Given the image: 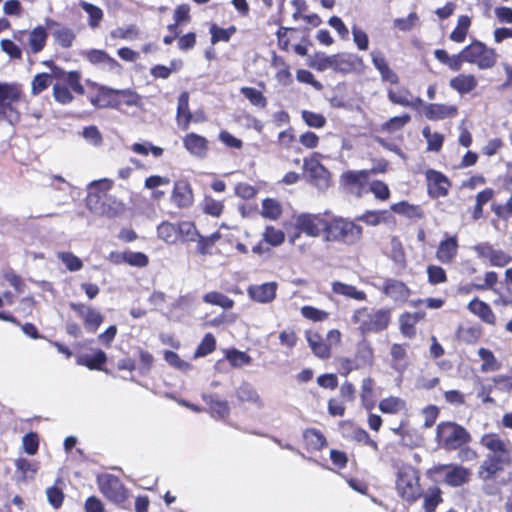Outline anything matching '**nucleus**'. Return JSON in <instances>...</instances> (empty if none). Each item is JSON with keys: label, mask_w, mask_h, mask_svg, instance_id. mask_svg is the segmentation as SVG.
Returning <instances> with one entry per match:
<instances>
[{"label": "nucleus", "mask_w": 512, "mask_h": 512, "mask_svg": "<svg viewBox=\"0 0 512 512\" xmlns=\"http://www.w3.org/2000/svg\"><path fill=\"white\" fill-rule=\"evenodd\" d=\"M434 57L453 72H459L464 63L475 65L479 70H489L495 67L498 60L496 49L484 42L474 39L459 53L449 55L444 49H436Z\"/></svg>", "instance_id": "1"}, {"label": "nucleus", "mask_w": 512, "mask_h": 512, "mask_svg": "<svg viewBox=\"0 0 512 512\" xmlns=\"http://www.w3.org/2000/svg\"><path fill=\"white\" fill-rule=\"evenodd\" d=\"M370 58L374 68L380 75L381 81L390 84L386 91L387 98L392 104L402 107H413L417 104H422L421 98H414L409 88L400 85L399 75L390 67L385 54L381 50L371 51Z\"/></svg>", "instance_id": "2"}, {"label": "nucleus", "mask_w": 512, "mask_h": 512, "mask_svg": "<svg viewBox=\"0 0 512 512\" xmlns=\"http://www.w3.org/2000/svg\"><path fill=\"white\" fill-rule=\"evenodd\" d=\"M363 238V227L354 220L335 215L329 211L327 217L324 241L345 246L358 244Z\"/></svg>", "instance_id": "3"}, {"label": "nucleus", "mask_w": 512, "mask_h": 512, "mask_svg": "<svg viewBox=\"0 0 512 512\" xmlns=\"http://www.w3.org/2000/svg\"><path fill=\"white\" fill-rule=\"evenodd\" d=\"M108 180L94 182L86 196V206L94 214L107 218H115L124 211V205L108 194Z\"/></svg>", "instance_id": "4"}, {"label": "nucleus", "mask_w": 512, "mask_h": 512, "mask_svg": "<svg viewBox=\"0 0 512 512\" xmlns=\"http://www.w3.org/2000/svg\"><path fill=\"white\" fill-rule=\"evenodd\" d=\"M395 490L398 497L413 505L421 498L424 500L426 490L421 485V473L411 464H402L397 467L395 475Z\"/></svg>", "instance_id": "5"}, {"label": "nucleus", "mask_w": 512, "mask_h": 512, "mask_svg": "<svg viewBox=\"0 0 512 512\" xmlns=\"http://www.w3.org/2000/svg\"><path fill=\"white\" fill-rule=\"evenodd\" d=\"M351 319L362 335L377 334L389 327L392 319V309L389 307L376 309L364 306L356 309Z\"/></svg>", "instance_id": "6"}, {"label": "nucleus", "mask_w": 512, "mask_h": 512, "mask_svg": "<svg viewBox=\"0 0 512 512\" xmlns=\"http://www.w3.org/2000/svg\"><path fill=\"white\" fill-rule=\"evenodd\" d=\"M436 441L438 445L447 450H458L471 441L467 429L452 421L440 422L436 428Z\"/></svg>", "instance_id": "7"}, {"label": "nucleus", "mask_w": 512, "mask_h": 512, "mask_svg": "<svg viewBox=\"0 0 512 512\" xmlns=\"http://www.w3.org/2000/svg\"><path fill=\"white\" fill-rule=\"evenodd\" d=\"M50 85H53L55 99L64 103V72L58 67H51L50 72L35 75L31 82V93L39 95Z\"/></svg>", "instance_id": "8"}, {"label": "nucleus", "mask_w": 512, "mask_h": 512, "mask_svg": "<svg viewBox=\"0 0 512 512\" xmlns=\"http://www.w3.org/2000/svg\"><path fill=\"white\" fill-rule=\"evenodd\" d=\"M329 211L324 213H301L294 218V227L297 231L294 238L299 237L300 234H305L309 237L317 238L320 235L324 237L325 227Z\"/></svg>", "instance_id": "9"}, {"label": "nucleus", "mask_w": 512, "mask_h": 512, "mask_svg": "<svg viewBox=\"0 0 512 512\" xmlns=\"http://www.w3.org/2000/svg\"><path fill=\"white\" fill-rule=\"evenodd\" d=\"M75 359L78 365L91 371L109 373L105 365L108 361L107 354L100 348L89 347L86 342L79 343L75 347Z\"/></svg>", "instance_id": "10"}, {"label": "nucleus", "mask_w": 512, "mask_h": 512, "mask_svg": "<svg viewBox=\"0 0 512 512\" xmlns=\"http://www.w3.org/2000/svg\"><path fill=\"white\" fill-rule=\"evenodd\" d=\"M99 491L111 502L124 503L129 497V490L118 476L104 473L97 476Z\"/></svg>", "instance_id": "11"}, {"label": "nucleus", "mask_w": 512, "mask_h": 512, "mask_svg": "<svg viewBox=\"0 0 512 512\" xmlns=\"http://www.w3.org/2000/svg\"><path fill=\"white\" fill-rule=\"evenodd\" d=\"M21 95L20 86L16 83L0 82V121L13 123L18 120V114L13 109Z\"/></svg>", "instance_id": "12"}, {"label": "nucleus", "mask_w": 512, "mask_h": 512, "mask_svg": "<svg viewBox=\"0 0 512 512\" xmlns=\"http://www.w3.org/2000/svg\"><path fill=\"white\" fill-rule=\"evenodd\" d=\"M339 183L345 191L361 197L369 183L368 172L366 169L346 170L340 175Z\"/></svg>", "instance_id": "13"}, {"label": "nucleus", "mask_w": 512, "mask_h": 512, "mask_svg": "<svg viewBox=\"0 0 512 512\" xmlns=\"http://www.w3.org/2000/svg\"><path fill=\"white\" fill-rule=\"evenodd\" d=\"M473 251L479 259L488 261L494 267H505L512 262V256L509 253L495 248L490 242L477 243L473 246Z\"/></svg>", "instance_id": "14"}, {"label": "nucleus", "mask_w": 512, "mask_h": 512, "mask_svg": "<svg viewBox=\"0 0 512 512\" xmlns=\"http://www.w3.org/2000/svg\"><path fill=\"white\" fill-rule=\"evenodd\" d=\"M424 175L427 193L432 199L443 198L449 194L452 183L443 172L429 168Z\"/></svg>", "instance_id": "15"}, {"label": "nucleus", "mask_w": 512, "mask_h": 512, "mask_svg": "<svg viewBox=\"0 0 512 512\" xmlns=\"http://www.w3.org/2000/svg\"><path fill=\"white\" fill-rule=\"evenodd\" d=\"M170 201L178 209H188L193 205L194 192L188 180L179 179L174 181Z\"/></svg>", "instance_id": "16"}, {"label": "nucleus", "mask_w": 512, "mask_h": 512, "mask_svg": "<svg viewBox=\"0 0 512 512\" xmlns=\"http://www.w3.org/2000/svg\"><path fill=\"white\" fill-rule=\"evenodd\" d=\"M87 84L96 90V93L89 97V101L94 107L99 109H118L116 89L99 85L97 83L90 82L89 80H87Z\"/></svg>", "instance_id": "17"}, {"label": "nucleus", "mask_w": 512, "mask_h": 512, "mask_svg": "<svg viewBox=\"0 0 512 512\" xmlns=\"http://www.w3.org/2000/svg\"><path fill=\"white\" fill-rule=\"evenodd\" d=\"M364 68L362 57L356 53L341 52L334 54L333 71L349 74Z\"/></svg>", "instance_id": "18"}, {"label": "nucleus", "mask_w": 512, "mask_h": 512, "mask_svg": "<svg viewBox=\"0 0 512 512\" xmlns=\"http://www.w3.org/2000/svg\"><path fill=\"white\" fill-rule=\"evenodd\" d=\"M510 464V457L502 455H488L479 467V477L483 480L494 479L504 471L506 465Z\"/></svg>", "instance_id": "19"}, {"label": "nucleus", "mask_w": 512, "mask_h": 512, "mask_svg": "<svg viewBox=\"0 0 512 512\" xmlns=\"http://www.w3.org/2000/svg\"><path fill=\"white\" fill-rule=\"evenodd\" d=\"M423 114L430 121H441L455 118L459 114V109L454 104L429 103L424 106Z\"/></svg>", "instance_id": "20"}, {"label": "nucleus", "mask_w": 512, "mask_h": 512, "mask_svg": "<svg viewBox=\"0 0 512 512\" xmlns=\"http://www.w3.org/2000/svg\"><path fill=\"white\" fill-rule=\"evenodd\" d=\"M183 147L186 151L197 158H206L209 151V141L206 137L195 132L187 133L183 139Z\"/></svg>", "instance_id": "21"}, {"label": "nucleus", "mask_w": 512, "mask_h": 512, "mask_svg": "<svg viewBox=\"0 0 512 512\" xmlns=\"http://www.w3.org/2000/svg\"><path fill=\"white\" fill-rule=\"evenodd\" d=\"M305 337L312 353L319 359L326 360L332 355V345L318 331L308 330Z\"/></svg>", "instance_id": "22"}, {"label": "nucleus", "mask_w": 512, "mask_h": 512, "mask_svg": "<svg viewBox=\"0 0 512 512\" xmlns=\"http://www.w3.org/2000/svg\"><path fill=\"white\" fill-rule=\"evenodd\" d=\"M459 242L456 235L448 236L441 240L436 249V258L442 264H452L458 255Z\"/></svg>", "instance_id": "23"}, {"label": "nucleus", "mask_w": 512, "mask_h": 512, "mask_svg": "<svg viewBox=\"0 0 512 512\" xmlns=\"http://www.w3.org/2000/svg\"><path fill=\"white\" fill-rule=\"evenodd\" d=\"M277 288L276 282H266L248 286L247 293L251 300L265 304L276 298Z\"/></svg>", "instance_id": "24"}, {"label": "nucleus", "mask_w": 512, "mask_h": 512, "mask_svg": "<svg viewBox=\"0 0 512 512\" xmlns=\"http://www.w3.org/2000/svg\"><path fill=\"white\" fill-rule=\"evenodd\" d=\"M381 292L395 302H406L411 290L403 281L388 278L384 281Z\"/></svg>", "instance_id": "25"}, {"label": "nucleus", "mask_w": 512, "mask_h": 512, "mask_svg": "<svg viewBox=\"0 0 512 512\" xmlns=\"http://www.w3.org/2000/svg\"><path fill=\"white\" fill-rule=\"evenodd\" d=\"M303 447L308 453L323 450L328 445L326 436L316 428H306L302 433Z\"/></svg>", "instance_id": "26"}, {"label": "nucleus", "mask_w": 512, "mask_h": 512, "mask_svg": "<svg viewBox=\"0 0 512 512\" xmlns=\"http://www.w3.org/2000/svg\"><path fill=\"white\" fill-rule=\"evenodd\" d=\"M467 309L471 314L478 317L483 323L491 326L496 325L497 318L491 306L478 297H474L469 301L467 304Z\"/></svg>", "instance_id": "27"}, {"label": "nucleus", "mask_w": 512, "mask_h": 512, "mask_svg": "<svg viewBox=\"0 0 512 512\" xmlns=\"http://www.w3.org/2000/svg\"><path fill=\"white\" fill-rule=\"evenodd\" d=\"M449 87L463 96L472 93L478 87V80L474 74L459 73L449 80Z\"/></svg>", "instance_id": "28"}, {"label": "nucleus", "mask_w": 512, "mask_h": 512, "mask_svg": "<svg viewBox=\"0 0 512 512\" xmlns=\"http://www.w3.org/2000/svg\"><path fill=\"white\" fill-rule=\"evenodd\" d=\"M15 477L18 482L33 480L39 470V462L18 457L14 460Z\"/></svg>", "instance_id": "29"}, {"label": "nucleus", "mask_w": 512, "mask_h": 512, "mask_svg": "<svg viewBox=\"0 0 512 512\" xmlns=\"http://www.w3.org/2000/svg\"><path fill=\"white\" fill-rule=\"evenodd\" d=\"M176 119L178 125L184 131L188 130L192 121L199 122L204 120V117L202 119L198 117L193 118V115L189 109V94L186 91L182 92L178 98Z\"/></svg>", "instance_id": "30"}, {"label": "nucleus", "mask_w": 512, "mask_h": 512, "mask_svg": "<svg viewBox=\"0 0 512 512\" xmlns=\"http://www.w3.org/2000/svg\"><path fill=\"white\" fill-rule=\"evenodd\" d=\"M426 316L423 311L405 312L399 317V329L401 334L409 339L416 336V325Z\"/></svg>", "instance_id": "31"}, {"label": "nucleus", "mask_w": 512, "mask_h": 512, "mask_svg": "<svg viewBox=\"0 0 512 512\" xmlns=\"http://www.w3.org/2000/svg\"><path fill=\"white\" fill-rule=\"evenodd\" d=\"M71 308L83 318L84 325L90 332H95L103 322V316L95 309L84 304H70Z\"/></svg>", "instance_id": "32"}, {"label": "nucleus", "mask_w": 512, "mask_h": 512, "mask_svg": "<svg viewBox=\"0 0 512 512\" xmlns=\"http://www.w3.org/2000/svg\"><path fill=\"white\" fill-rule=\"evenodd\" d=\"M239 403H248L257 408L263 407V401L256 388L249 382H243L235 391Z\"/></svg>", "instance_id": "33"}, {"label": "nucleus", "mask_w": 512, "mask_h": 512, "mask_svg": "<svg viewBox=\"0 0 512 512\" xmlns=\"http://www.w3.org/2000/svg\"><path fill=\"white\" fill-rule=\"evenodd\" d=\"M471 474L469 468L452 464L450 470L445 474L444 482L450 487H460L470 481Z\"/></svg>", "instance_id": "34"}, {"label": "nucleus", "mask_w": 512, "mask_h": 512, "mask_svg": "<svg viewBox=\"0 0 512 512\" xmlns=\"http://www.w3.org/2000/svg\"><path fill=\"white\" fill-rule=\"evenodd\" d=\"M483 334V328L479 324L470 326L460 325L455 333L457 341L466 345L476 344Z\"/></svg>", "instance_id": "35"}, {"label": "nucleus", "mask_w": 512, "mask_h": 512, "mask_svg": "<svg viewBox=\"0 0 512 512\" xmlns=\"http://www.w3.org/2000/svg\"><path fill=\"white\" fill-rule=\"evenodd\" d=\"M353 359L359 368L372 367L374 364V349L367 340L360 341L354 353Z\"/></svg>", "instance_id": "36"}, {"label": "nucleus", "mask_w": 512, "mask_h": 512, "mask_svg": "<svg viewBox=\"0 0 512 512\" xmlns=\"http://www.w3.org/2000/svg\"><path fill=\"white\" fill-rule=\"evenodd\" d=\"M481 444L491 451L492 455H502L510 457V451L504 440L496 433H489L483 435L481 438Z\"/></svg>", "instance_id": "37"}, {"label": "nucleus", "mask_w": 512, "mask_h": 512, "mask_svg": "<svg viewBox=\"0 0 512 512\" xmlns=\"http://www.w3.org/2000/svg\"><path fill=\"white\" fill-rule=\"evenodd\" d=\"M331 290L334 294L341 295L356 301H366L367 294L363 290H359L356 286L346 284L341 281H333Z\"/></svg>", "instance_id": "38"}, {"label": "nucleus", "mask_w": 512, "mask_h": 512, "mask_svg": "<svg viewBox=\"0 0 512 512\" xmlns=\"http://www.w3.org/2000/svg\"><path fill=\"white\" fill-rule=\"evenodd\" d=\"M208 406L212 417L216 419H224L230 414V407L226 400H221L217 395H208L203 397Z\"/></svg>", "instance_id": "39"}, {"label": "nucleus", "mask_w": 512, "mask_h": 512, "mask_svg": "<svg viewBox=\"0 0 512 512\" xmlns=\"http://www.w3.org/2000/svg\"><path fill=\"white\" fill-rule=\"evenodd\" d=\"M444 502L443 491L438 485L426 489L422 508L425 512H436L437 507Z\"/></svg>", "instance_id": "40"}, {"label": "nucleus", "mask_w": 512, "mask_h": 512, "mask_svg": "<svg viewBox=\"0 0 512 512\" xmlns=\"http://www.w3.org/2000/svg\"><path fill=\"white\" fill-rule=\"evenodd\" d=\"M494 198V190L485 188L478 192L475 197V205L470 209L472 220L477 221L483 217V208Z\"/></svg>", "instance_id": "41"}, {"label": "nucleus", "mask_w": 512, "mask_h": 512, "mask_svg": "<svg viewBox=\"0 0 512 512\" xmlns=\"http://www.w3.org/2000/svg\"><path fill=\"white\" fill-rule=\"evenodd\" d=\"M86 59L94 65H105L110 70L120 67L116 59L111 57L106 51L99 49H91L86 53Z\"/></svg>", "instance_id": "42"}, {"label": "nucleus", "mask_w": 512, "mask_h": 512, "mask_svg": "<svg viewBox=\"0 0 512 512\" xmlns=\"http://www.w3.org/2000/svg\"><path fill=\"white\" fill-rule=\"evenodd\" d=\"M116 99L118 102V109L123 106L126 107H139L142 104V96L131 88L116 89Z\"/></svg>", "instance_id": "43"}, {"label": "nucleus", "mask_w": 512, "mask_h": 512, "mask_svg": "<svg viewBox=\"0 0 512 512\" xmlns=\"http://www.w3.org/2000/svg\"><path fill=\"white\" fill-rule=\"evenodd\" d=\"M71 92L77 96H83L84 86L81 83V75L77 71L66 72V103L73 99Z\"/></svg>", "instance_id": "44"}, {"label": "nucleus", "mask_w": 512, "mask_h": 512, "mask_svg": "<svg viewBox=\"0 0 512 512\" xmlns=\"http://www.w3.org/2000/svg\"><path fill=\"white\" fill-rule=\"evenodd\" d=\"M390 209L399 215L406 216L410 219H421L424 217V211L419 205L410 204L407 201H400L390 206Z\"/></svg>", "instance_id": "45"}, {"label": "nucleus", "mask_w": 512, "mask_h": 512, "mask_svg": "<svg viewBox=\"0 0 512 512\" xmlns=\"http://www.w3.org/2000/svg\"><path fill=\"white\" fill-rule=\"evenodd\" d=\"M374 386L375 381L372 377H366L361 382L360 400L366 410H372L375 407Z\"/></svg>", "instance_id": "46"}, {"label": "nucleus", "mask_w": 512, "mask_h": 512, "mask_svg": "<svg viewBox=\"0 0 512 512\" xmlns=\"http://www.w3.org/2000/svg\"><path fill=\"white\" fill-rule=\"evenodd\" d=\"M221 237L222 235L219 231H215L208 236H203L199 233V236L195 241L197 242L196 252L202 256L210 255L212 253L213 247L221 239Z\"/></svg>", "instance_id": "47"}, {"label": "nucleus", "mask_w": 512, "mask_h": 512, "mask_svg": "<svg viewBox=\"0 0 512 512\" xmlns=\"http://www.w3.org/2000/svg\"><path fill=\"white\" fill-rule=\"evenodd\" d=\"M471 26V18L467 15H460L457 19L456 27L449 35V39L455 43H463Z\"/></svg>", "instance_id": "48"}, {"label": "nucleus", "mask_w": 512, "mask_h": 512, "mask_svg": "<svg viewBox=\"0 0 512 512\" xmlns=\"http://www.w3.org/2000/svg\"><path fill=\"white\" fill-rule=\"evenodd\" d=\"M178 240L182 242H195L199 236V231L195 222L183 220L177 222Z\"/></svg>", "instance_id": "49"}, {"label": "nucleus", "mask_w": 512, "mask_h": 512, "mask_svg": "<svg viewBox=\"0 0 512 512\" xmlns=\"http://www.w3.org/2000/svg\"><path fill=\"white\" fill-rule=\"evenodd\" d=\"M378 408L384 414H398L406 409V402L400 397L389 396L380 400Z\"/></svg>", "instance_id": "50"}, {"label": "nucleus", "mask_w": 512, "mask_h": 512, "mask_svg": "<svg viewBox=\"0 0 512 512\" xmlns=\"http://www.w3.org/2000/svg\"><path fill=\"white\" fill-rule=\"evenodd\" d=\"M224 201L217 200L210 195H205L202 203V212L211 217L219 218L224 212Z\"/></svg>", "instance_id": "51"}, {"label": "nucleus", "mask_w": 512, "mask_h": 512, "mask_svg": "<svg viewBox=\"0 0 512 512\" xmlns=\"http://www.w3.org/2000/svg\"><path fill=\"white\" fill-rule=\"evenodd\" d=\"M283 213L281 203L274 198L262 200L261 215L270 220H278Z\"/></svg>", "instance_id": "52"}, {"label": "nucleus", "mask_w": 512, "mask_h": 512, "mask_svg": "<svg viewBox=\"0 0 512 512\" xmlns=\"http://www.w3.org/2000/svg\"><path fill=\"white\" fill-rule=\"evenodd\" d=\"M478 355L482 360V364L480 366V370L482 372H494L501 368V363L497 360L491 350L482 347L478 350Z\"/></svg>", "instance_id": "53"}, {"label": "nucleus", "mask_w": 512, "mask_h": 512, "mask_svg": "<svg viewBox=\"0 0 512 512\" xmlns=\"http://www.w3.org/2000/svg\"><path fill=\"white\" fill-rule=\"evenodd\" d=\"M158 237L166 243L173 244L178 241L177 223L163 221L157 226Z\"/></svg>", "instance_id": "54"}, {"label": "nucleus", "mask_w": 512, "mask_h": 512, "mask_svg": "<svg viewBox=\"0 0 512 512\" xmlns=\"http://www.w3.org/2000/svg\"><path fill=\"white\" fill-rule=\"evenodd\" d=\"M408 344L394 343L390 348L392 366L396 369L405 368L407 365Z\"/></svg>", "instance_id": "55"}, {"label": "nucleus", "mask_w": 512, "mask_h": 512, "mask_svg": "<svg viewBox=\"0 0 512 512\" xmlns=\"http://www.w3.org/2000/svg\"><path fill=\"white\" fill-rule=\"evenodd\" d=\"M117 262H124L133 267H145L149 263V258L143 252L124 251L118 255Z\"/></svg>", "instance_id": "56"}, {"label": "nucleus", "mask_w": 512, "mask_h": 512, "mask_svg": "<svg viewBox=\"0 0 512 512\" xmlns=\"http://www.w3.org/2000/svg\"><path fill=\"white\" fill-rule=\"evenodd\" d=\"M411 121V116L404 113L399 116H394L380 125V130L387 133H394L402 130Z\"/></svg>", "instance_id": "57"}, {"label": "nucleus", "mask_w": 512, "mask_h": 512, "mask_svg": "<svg viewBox=\"0 0 512 512\" xmlns=\"http://www.w3.org/2000/svg\"><path fill=\"white\" fill-rule=\"evenodd\" d=\"M422 135L427 141L426 150L430 152H439L444 144V135L439 132H431L429 126H425Z\"/></svg>", "instance_id": "58"}, {"label": "nucleus", "mask_w": 512, "mask_h": 512, "mask_svg": "<svg viewBox=\"0 0 512 512\" xmlns=\"http://www.w3.org/2000/svg\"><path fill=\"white\" fill-rule=\"evenodd\" d=\"M203 301L211 305L219 306L226 310L233 308L235 304L233 299L218 291H211L206 293L203 296Z\"/></svg>", "instance_id": "59"}, {"label": "nucleus", "mask_w": 512, "mask_h": 512, "mask_svg": "<svg viewBox=\"0 0 512 512\" xmlns=\"http://www.w3.org/2000/svg\"><path fill=\"white\" fill-rule=\"evenodd\" d=\"M387 210H366L356 219L370 226H377L382 222H387Z\"/></svg>", "instance_id": "60"}, {"label": "nucleus", "mask_w": 512, "mask_h": 512, "mask_svg": "<svg viewBox=\"0 0 512 512\" xmlns=\"http://www.w3.org/2000/svg\"><path fill=\"white\" fill-rule=\"evenodd\" d=\"M237 32V28L234 25L228 28H221L216 24H212L210 27L211 43L216 44L218 42H229L232 35Z\"/></svg>", "instance_id": "61"}, {"label": "nucleus", "mask_w": 512, "mask_h": 512, "mask_svg": "<svg viewBox=\"0 0 512 512\" xmlns=\"http://www.w3.org/2000/svg\"><path fill=\"white\" fill-rule=\"evenodd\" d=\"M240 92L245 96L251 105L261 109L267 106V98L264 96L262 91L253 87H242Z\"/></svg>", "instance_id": "62"}, {"label": "nucleus", "mask_w": 512, "mask_h": 512, "mask_svg": "<svg viewBox=\"0 0 512 512\" xmlns=\"http://www.w3.org/2000/svg\"><path fill=\"white\" fill-rule=\"evenodd\" d=\"M493 293L497 296V298L493 301L495 306L498 307H507L512 306V288L510 285L504 284V282L500 283V286L497 287Z\"/></svg>", "instance_id": "63"}, {"label": "nucleus", "mask_w": 512, "mask_h": 512, "mask_svg": "<svg viewBox=\"0 0 512 512\" xmlns=\"http://www.w3.org/2000/svg\"><path fill=\"white\" fill-rule=\"evenodd\" d=\"M47 33L43 27H36L29 33V45L33 53L41 51L46 43Z\"/></svg>", "instance_id": "64"}]
</instances>
